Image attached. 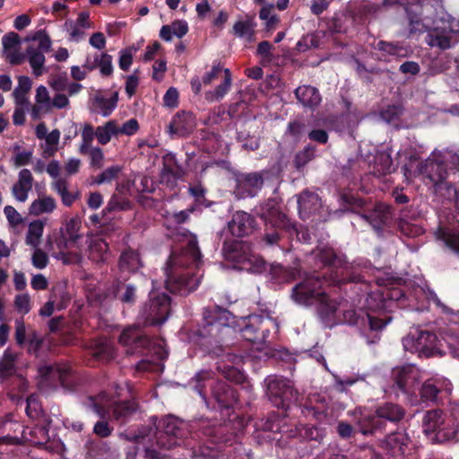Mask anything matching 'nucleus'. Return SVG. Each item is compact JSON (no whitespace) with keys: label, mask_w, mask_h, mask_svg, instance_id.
<instances>
[{"label":"nucleus","mask_w":459,"mask_h":459,"mask_svg":"<svg viewBox=\"0 0 459 459\" xmlns=\"http://www.w3.org/2000/svg\"><path fill=\"white\" fill-rule=\"evenodd\" d=\"M316 256L320 261L328 265L323 278L320 275H312L304 281L297 284L292 291V299L302 306L317 305V312L325 326L332 327L337 324V304L329 299L324 291H321L323 284L333 285L349 281H357L355 277H350L351 267L343 260L337 256L331 247L322 248L317 251ZM359 279H358L359 281Z\"/></svg>","instance_id":"f257e3e1"},{"label":"nucleus","mask_w":459,"mask_h":459,"mask_svg":"<svg viewBox=\"0 0 459 459\" xmlns=\"http://www.w3.org/2000/svg\"><path fill=\"white\" fill-rule=\"evenodd\" d=\"M175 238L179 243V250L172 251L164 268L165 285L170 292L186 295L199 286L203 277L201 252L197 237L187 230L179 229Z\"/></svg>","instance_id":"f03ea898"},{"label":"nucleus","mask_w":459,"mask_h":459,"mask_svg":"<svg viewBox=\"0 0 459 459\" xmlns=\"http://www.w3.org/2000/svg\"><path fill=\"white\" fill-rule=\"evenodd\" d=\"M403 296V290L394 286L392 279L385 281L377 277L376 288L368 294L365 307H359V310H345L343 322L357 325L362 331L382 330L392 319L391 316L382 314V311L387 310L394 301L400 300Z\"/></svg>","instance_id":"7ed1b4c3"},{"label":"nucleus","mask_w":459,"mask_h":459,"mask_svg":"<svg viewBox=\"0 0 459 459\" xmlns=\"http://www.w3.org/2000/svg\"><path fill=\"white\" fill-rule=\"evenodd\" d=\"M459 170V153L452 150H435L420 164L413 168V162L403 168L407 180L419 176L426 185L434 187L435 192L444 197L446 186H451L445 180L449 172Z\"/></svg>","instance_id":"20e7f679"},{"label":"nucleus","mask_w":459,"mask_h":459,"mask_svg":"<svg viewBox=\"0 0 459 459\" xmlns=\"http://www.w3.org/2000/svg\"><path fill=\"white\" fill-rule=\"evenodd\" d=\"M410 33L427 32L426 42L430 47H436L440 49L451 48L453 41L459 39V22L455 19L441 18L435 20L432 26H429V19H418L409 13Z\"/></svg>","instance_id":"39448f33"},{"label":"nucleus","mask_w":459,"mask_h":459,"mask_svg":"<svg viewBox=\"0 0 459 459\" xmlns=\"http://www.w3.org/2000/svg\"><path fill=\"white\" fill-rule=\"evenodd\" d=\"M422 431L431 443H443L457 439L458 425L440 410H431L423 416Z\"/></svg>","instance_id":"423d86ee"},{"label":"nucleus","mask_w":459,"mask_h":459,"mask_svg":"<svg viewBox=\"0 0 459 459\" xmlns=\"http://www.w3.org/2000/svg\"><path fill=\"white\" fill-rule=\"evenodd\" d=\"M204 325L199 330L202 337L221 338L232 331L234 317L230 312L219 307L204 311Z\"/></svg>","instance_id":"0eeeda50"},{"label":"nucleus","mask_w":459,"mask_h":459,"mask_svg":"<svg viewBox=\"0 0 459 459\" xmlns=\"http://www.w3.org/2000/svg\"><path fill=\"white\" fill-rule=\"evenodd\" d=\"M169 313V298L158 291L157 282L153 281L149 301L141 309L139 316L145 325H159L167 320Z\"/></svg>","instance_id":"6e6552de"},{"label":"nucleus","mask_w":459,"mask_h":459,"mask_svg":"<svg viewBox=\"0 0 459 459\" xmlns=\"http://www.w3.org/2000/svg\"><path fill=\"white\" fill-rule=\"evenodd\" d=\"M266 394L275 407L287 410L298 399L290 380L278 376H269L265 380Z\"/></svg>","instance_id":"1a4fd4ad"},{"label":"nucleus","mask_w":459,"mask_h":459,"mask_svg":"<svg viewBox=\"0 0 459 459\" xmlns=\"http://www.w3.org/2000/svg\"><path fill=\"white\" fill-rule=\"evenodd\" d=\"M405 351L418 353L419 356L430 357L437 351V338L435 333L414 329L403 339Z\"/></svg>","instance_id":"9d476101"},{"label":"nucleus","mask_w":459,"mask_h":459,"mask_svg":"<svg viewBox=\"0 0 459 459\" xmlns=\"http://www.w3.org/2000/svg\"><path fill=\"white\" fill-rule=\"evenodd\" d=\"M227 258L235 262L238 268L253 273H260L265 269L264 261L254 254L248 244L236 242L233 249L227 255Z\"/></svg>","instance_id":"9b49d317"},{"label":"nucleus","mask_w":459,"mask_h":459,"mask_svg":"<svg viewBox=\"0 0 459 459\" xmlns=\"http://www.w3.org/2000/svg\"><path fill=\"white\" fill-rule=\"evenodd\" d=\"M362 420L359 421L361 426L362 433L372 432L380 429V420H386L391 422L399 421L404 415L403 410L393 403H385L377 408L376 413L371 415L369 413H362Z\"/></svg>","instance_id":"f8f14e48"},{"label":"nucleus","mask_w":459,"mask_h":459,"mask_svg":"<svg viewBox=\"0 0 459 459\" xmlns=\"http://www.w3.org/2000/svg\"><path fill=\"white\" fill-rule=\"evenodd\" d=\"M278 329L277 322L271 317H264L252 315L247 318L244 327L241 329L242 337L254 343H263L268 337L270 327Z\"/></svg>","instance_id":"ddd939ff"},{"label":"nucleus","mask_w":459,"mask_h":459,"mask_svg":"<svg viewBox=\"0 0 459 459\" xmlns=\"http://www.w3.org/2000/svg\"><path fill=\"white\" fill-rule=\"evenodd\" d=\"M92 407L94 411L101 418H105L112 410L113 417L117 420L126 419L136 410L134 403L113 402L106 394H100L96 397L92 401Z\"/></svg>","instance_id":"4468645a"},{"label":"nucleus","mask_w":459,"mask_h":459,"mask_svg":"<svg viewBox=\"0 0 459 459\" xmlns=\"http://www.w3.org/2000/svg\"><path fill=\"white\" fill-rule=\"evenodd\" d=\"M184 422L174 417H167L160 424L161 430L158 437L159 446L170 448L179 445V440L184 437Z\"/></svg>","instance_id":"2eb2a0df"},{"label":"nucleus","mask_w":459,"mask_h":459,"mask_svg":"<svg viewBox=\"0 0 459 459\" xmlns=\"http://www.w3.org/2000/svg\"><path fill=\"white\" fill-rule=\"evenodd\" d=\"M397 387L403 393L414 392L422 377V372L414 365L396 367L392 371Z\"/></svg>","instance_id":"dca6fc26"},{"label":"nucleus","mask_w":459,"mask_h":459,"mask_svg":"<svg viewBox=\"0 0 459 459\" xmlns=\"http://www.w3.org/2000/svg\"><path fill=\"white\" fill-rule=\"evenodd\" d=\"M92 27L89 13L82 12L75 21H67L65 23L64 30L70 42L78 43L84 39L85 31Z\"/></svg>","instance_id":"f3484780"},{"label":"nucleus","mask_w":459,"mask_h":459,"mask_svg":"<svg viewBox=\"0 0 459 459\" xmlns=\"http://www.w3.org/2000/svg\"><path fill=\"white\" fill-rule=\"evenodd\" d=\"M263 185V178L257 173L240 175L237 178L235 194L238 198L255 196Z\"/></svg>","instance_id":"a211bd4d"},{"label":"nucleus","mask_w":459,"mask_h":459,"mask_svg":"<svg viewBox=\"0 0 459 459\" xmlns=\"http://www.w3.org/2000/svg\"><path fill=\"white\" fill-rule=\"evenodd\" d=\"M410 438L403 431H397L386 437L383 447L395 459H402L408 448Z\"/></svg>","instance_id":"6ab92c4d"},{"label":"nucleus","mask_w":459,"mask_h":459,"mask_svg":"<svg viewBox=\"0 0 459 459\" xmlns=\"http://www.w3.org/2000/svg\"><path fill=\"white\" fill-rule=\"evenodd\" d=\"M261 216L265 221H269L273 227H289L290 225L287 215L282 212L276 199H270L262 206Z\"/></svg>","instance_id":"aec40b11"},{"label":"nucleus","mask_w":459,"mask_h":459,"mask_svg":"<svg viewBox=\"0 0 459 459\" xmlns=\"http://www.w3.org/2000/svg\"><path fill=\"white\" fill-rule=\"evenodd\" d=\"M372 228L379 233L385 226H387L392 221V212L390 207L385 204H377L368 215H362Z\"/></svg>","instance_id":"412c9836"},{"label":"nucleus","mask_w":459,"mask_h":459,"mask_svg":"<svg viewBox=\"0 0 459 459\" xmlns=\"http://www.w3.org/2000/svg\"><path fill=\"white\" fill-rule=\"evenodd\" d=\"M228 227L232 235L243 237L252 232L254 220L247 212H237L229 221Z\"/></svg>","instance_id":"4be33fe9"},{"label":"nucleus","mask_w":459,"mask_h":459,"mask_svg":"<svg viewBox=\"0 0 459 459\" xmlns=\"http://www.w3.org/2000/svg\"><path fill=\"white\" fill-rule=\"evenodd\" d=\"M195 126V117L192 113H178L169 124V132L172 134L185 136L190 134Z\"/></svg>","instance_id":"5701e85b"},{"label":"nucleus","mask_w":459,"mask_h":459,"mask_svg":"<svg viewBox=\"0 0 459 459\" xmlns=\"http://www.w3.org/2000/svg\"><path fill=\"white\" fill-rule=\"evenodd\" d=\"M83 67L88 71H92L96 68L104 76H108L113 73L112 56L108 53L94 54L86 57Z\"/></svg>","instance_id":"b1692460"},{"label":"nucleus","mask_w":459,"mask_h":459,"mask_svg":"<svg viewBox=\"0 0 459 459\" xmlns=\"http://www.w3.org/2000/svg\"><path fill=\"white\" fill-rule=\"evenodd\" d=\"M56 342L49 334L44 337H39L37 332L33 331L28 335V347L27 352L39 356V351L42 349H47L50 352H55L56 350Z\"/></svg>","instance_id":"393cba45"},{"label":"nucleus","mask_w":459,"mask_h":459,"mask_svg":"<svg viewBox=\"0 0 459 459\" xmlns=\"http://www.w3.org/2000/svg\"><path fill=\"white\" fill-rule=\"evenodd\" d=\"M299 216L302 219L307 218L310 214L316 212L321 208V201L317 195L303 192L298 197Z\"/></svg>","instance_id":"a878e982"},{"label":"nucleus","mask_w":459,"mask_h":459,"mask_svg":"<svg viewBox=\"0 0 459 459\" xmlns=\"http://www.w3.org/2000/svg\"><path fill=\"white\" fill-rule=\"evenodd\" d=\"M17 353L7 348L0 359V383H4L17 373Z\"/></svg>","instance_id":"bb28decb"},{"label":"nucleus","mask_w":459,"mask_h":459,"mask_svg":"<svg viewBox=\"0 0 459 459\" xmlns=\"http://www.w3.org/2000/svg\"><path fill=\"white\" fill-rule=\"evenodd\" d=\"M295 94L299 101L305 107L313 108L321 101V96L317 89L309 85L298 87Z\"/></svg>","instance_id":"cd10ccee"},{"label":"nucleus","mask_w":459,"mask_h":459,"mask_svg":"<svg viewBox=\"0 0 459 459\" xmlns=\"http://www.w3.org/2000/svg\"><path fill=\"white\" fill-rule=\"evenodd\" d=\"M90 257L96 262L104 261L108 255V244L98 236H91L88 239Z\"/></svg>","instance_id":"c85d7f7f"},{"label":"nucleus","mask_w":459,"mask_h":459,"mask_svg":"<svg viewBox=\"0 0 459 459\" xmlns=\"http://www.w3.org/2000/svg\"><path fill=\"white\" fill-rule=\"evenodd\" d=\"M212 392L221 407L228 408L232 405L231 400H236L235 393L224 382H217Z\"/></svg>","instance_id":"c756f323"},{"label":"nucleus","mask_w":459,"mask_h":459,"mask_svg":"<svg viewBox=\"0 0 459 459\" xmlns=\"http://www.w3.org/2000/svg\"><path fill=\"white\" fill-rule=\"evenodd\" d=\"M223 79L222 82L212 91H209L205 93V98L210 101H217L221 100L230 91L232 83V78L230 71L228 68L223 70Z\"/></svg>","instance_id":"7c9ffc66"},{"label":"nucleus","mask_w":459,"mask_h":459,"mask_svg":"<svg viewBox=\"0 0 459 459\" xmlns=\"http://www.w3.org/2000/svg\"><path fill=\"white\" fill-rule=\"evenodd\" d=\"M119 342L124 346L134 343L138 347L143 346L147 342V340L143 336L138 326L133 325L124 329L119 336Z\"/></svg>","instance_id":"2f4dec72"},{"label":"nucleus","mask_w":459,"mask_h":459,"mask_svg":"<svg viewBox=\"0 0 459 459\" xmlns=\"http://www.w3.org/2000/svg\"><path fill=\"white\" fill-rule=\"evenodd\" d=\"M141 266L142 262L136 251L129 249L121 255L119 267L122 271L134 272Z\"/></svg>","instance_id":"473e14b6"},{"label":"nucleus","mask_w":459,"mask_h":459,"mask_svg":"<svg viewBox=\"0 0 459 459\" xmlns=\"http://www.w3.org/2000/svg\"><path fill=\"white\" fill-rule=\"evenodd\" d=\"M116 136H117L116 120H109L105 125L96 128V138L98 143L102 145L108 143L112 137Z\"/></svg>","instance_id":"72a5a7b5"},{"label":"nucleus","mask_w":459,"mask_h":459,"mask_svg":"<svg viewBox=\"0 0 459 459\" xmlns=\"http://www.w3.org/2000/svg\"><path fill=\"white\" fill-rule=\"evenodd\" d=\"M437 238L441 240L453 252L459 255V230L451 231L445 229H439Z\"/></svg>","instance_id":"f704fd0d"},{"label":"nucleus","mask_w":459,"mask_h":459,"mask_svg":"<svg viewBox=\"0 0 459 459\" xmlns=\"http://www.w3.org/2000/svg\"><path fill=\"white\" fill-rule=\"evenodd\" d=\"M255 22L252 18H247L245 21H238L233 26V30L236 36L245 38L247 40L251 41L254 36Z\"/></svg>","instance_id":"c9c22d12"},{"label":"nucleus","mask_w":459,"mask_h":459,"mask_svg":"<svg viewBox=\"0 0 459 459\" xmlns=\"http://www.w3.org/2000/svg\"><path fill=\"white\" fill-rule=\"evenodd\" d=\"M117 98H104L98 96L93 102V108L103 117L109 116L117 106Z\"/></svg>","instance_id":"e433bc0d"},{"label":"nucleus","mask_w":459,"mask_h":459,"mask_svg":"<svg viewBox=\"0 0 459 459\" xmlns=\"http://www.w3.org/2000/svg\"><path fill=\"white\" fill-rule=\"evenodd\" d=\"M399 230L403 235L408 238H416L424 232L423 228L418 222L411 221L405 216L399 221Z\"/></svg>","instance_id":"4c0bfd02"},{"label":"nucleus","mask_w":459,"mask_h":459,"mask_svg":"<svg viewBox=\"0 0 459 459\" xmlns=\"http://www.w3.org/2000/svg\"><path fill=\"white\" fill-rule=\"evenodd\" d=\"M43 230L44 225L40 221L37 220L30 222L26 236V244L37 247L39 244V238L42 236Z\"/></svg>","instance_id":"58836bf2"},{"label":"nucleus","mask_w":459,"mask_h":459,"mask_svg":"<svg viewBox=\"0 0 459 459\" xmlns=\"http://www.w3.org/2000/svg\"><path fill=\"white\" fill-rule=\"evenodd\" d=\"M32 82L30 77L22 75L18 77V86L13 91L16 102L23 104L26 102V94L30 91Z\"/></svg>","instance_id":"ea45409f"},{"label":"nucleus","mask_w":459,"mask_h":459,"mask_svg":"<svg viewBox=\"0 0 459 459\" xmlns=\"http://www.w3.org/2000/svg\"><path fill=\"white\" fill-rule=\"evenodd\" d=\"M55 200L50 197L35 200L30 206V214L39 215L55 209Z\"/></svg>","instance_id":"a19ab883"},{"label":"nucleus","mask_w":459,"mask_h":459,"mask_svg":"<svg viewBox=\"0 0 459 459\" xmlns=\"http://www.w3.org/2000/svg\"><path fill=\"white\" fill-rule=\"evenodd\" d=\"M27 41L38 42V51L48 52L51 47V40L44 30H39L27 36Z\"/></svg>","instance_id":"79ce46f5"},{"label":"nucleus","mask_w":459,"mask_h":459,"mask_svg":"<svg viewBox=\"0 0 459 459\" xmlns=\"http://www.w3.org/2000/svg\"><path fill=\"white\" fill-rule=\"evenodd\" d=\"M27 53L29 55V62L33 69V73L36 75L41 74V69L45 62L43 52L38 51L36 48L30 46L28 48Z\"/></svg>","instance_id":"37998d69"},{"label":"nucleus","mask_w":459,"mask_h":459,"mask_svg":"<svg viewBox=\"0 0 459 459\" xmlns=\"http://www.w3.org/2000/svg\"><path fill=\"white\" fill-rule=\"evenodd\" d=\"M25 411L30 419H37L41 411V405L39 401V396L36 394H30L26 399Z\"/></svg>","instance_id":"c03bdc74"},{"label":"nucleus","mask_w":459,"mask_h":459,"mask_svg":"<svg viewBox=\"0 0 459 459\" xmlns=\"http://www.w3.org/2000/svg\"><path fill=\"white\" fill-rule=\"evenodd\" d=\"M35 99H36V102L38 104H42V105L46 106V110L49 109L50 102H51L52 106L57 107V92H56L53 95V97L50 100L48 91L47 88L43 85H40L38 87Z\"/></svg>","instance_id":"a18cd8bd"},{"label":"nucleus","mask_w":459,"mask_h":459,"mask_svg":"<svg viewBox=\"0 0 459 459\" xmlns=\"http://www.w3.org/2000/svg\"><path fill=\"white\" fill-rule=\"evenodd\" d=\"M94 137H96V129L90 125H84L82 131V144L80 146V152L86 153V151L92 147V142Z\"/></svg>","instance_id":"49530a36"},{"label":"nucleus","mask_w":459,"mask_h":459,"mask_svg":"<svg viewBox=\"0 0 459 459\" xmlns=\"http://www.w3.org/2000/svg\"><path fill=\"white\" fill-rule=\"evenodd\" d=\"M441 388L437 381L426 380L420 388L421 398L425 401H434Z\"/></svg>","instance_id":"de8ad7c7"},{"label":"nucleus","mask_w":459,"mask_h":459,"mask_svg":"<svg viewBox=\"0 0 459 459\" xmlns=\"http://www.w3.org/2000/svg\"><path fill=\"white\" fill-rule=\"evenodd\" d=\"M138 50V47H129L120 50L118 65L120 69L127 71L132 65L133 56Z\"/></svg>","instance_id":"09e8293b"},{"label":"nucleus","mask_w":459,"mask_h":459,"mask_svg":"<svg viewBox=\"0 0 459 459\" xmlns=\"http://www.w3.org/2000/svg\"><path fill=\"white\" fill-rule=\"evenodd\" d=\"M116 296L124 303H133L135 297V288L131 284H120Z\"/></svg>","instance_id":"8fccbe9b"},{"label":"nucleus","mask_w":459,"mask_h":459,"mask_svg":"<svg viewBox=\"0 0 459 459\" xmlns=\"http://www.w3.org/2000/svg\"><path fill=\"white\" fill-rule=\"evenodd\" d=\"M120 171L121 168L119 166H111L94 178L93 183L97 185L109 183L117 177Z\"/></svg>","instance_id":"3c124183"},{"label":"nucleus","mask_w":459,"mask_h":459,"mask_svg":"<svg viewBox=\"0 0 459 459\" xmlns=\"http://www.w3.org/2000/svg\"><path fill=\"white\" fill-rule=\"evenodd\" d=\"M4 53L12 49H16L21 44V38L18 33L10 31L4 35L2 39Z\"/></svg>","instance_id":"603ef678"},{"label":"nucleus","mask_w":459,"mask_h":459,"mask_svg":"<svg viewBox=\"0 0 459 459\" xmlns=\"http://www.w3.org/2000/svg\"><path fill=\"white\" fill-rule=\"evenodd\" d=\"M139 130V124L135 118H131L126 121L123 125L119 126L117 123V136L119 134H125L127 136L134 135Z\"/></svg>","instance_id":"864d4df0"},{"label":"nucleus","mask_w":459,"mask_h":459,"mask_svg":"<svg viewBox=\"0 0 459 459\" xmlns=\"http://www.w3.org/2000/svg\"><path fill=\"white\" fill-rule=\"evenodd\" d=\"M195 379L197 383L195 389L198 392V394L205 401L204 391V388L205 387V384H202V383L207 382V381L212 382V372L210 370H201L195 375Z\"/></svg>","instance_id":"5fc2aeb1"},{"label":"nucleus","mask_w":459,"mask_h":459,"mask_svg":"<svg viewBox=\"0 0 459 459\" xmlns=\"http://www.w3.org/2000/svg\"><path fill=\"white\" fill-rule=\"evenodd\" d=\"M80 225L81 222L77 219H71L66 223L65 231L69 237L67 245H69L70 247H74L75 245L77 238H79L77 232L80 229Z\"/></svg>","instance_id":"6e6d98bb"},{"label":"nucleus","mask_w":459,"mask_h":459,"mask_svg":"<svg viewBox=\"0 0 459 459\" xmlns=\"http://www.w3.org/2000/svg\"><path fill=\"white\" fill-rule=\"evenodd\" d=\"M317 47L318 39L315 34H307L303 36L297 43V49L300 52H304L311 48Z\"/></svg>","instance_id":"4d7b16f0"},{"label":"nucleus","mask_w":459,"mask_h":459,"mask_svg":"<svg viewBox=\"0 0 459 459\" xmlns=\"http://www.w3.org/2000/svg\"><path fill=\"white\" fill-rule=\"evenodd\" d=\"M91 160V165L93 167L100 168L104 160V154L100 147H91L86 151Z\"/></svg>","instance_id":"13d9d810"},{"label":"nucleus","mask_w":459,"mask_h":459,"mask_svg":"<svg viewBox=\"0 0 459 459\" xmlns=\"http://www.w3.org/2000/svg\"><path fill=\"white\" fill-rule=\"evenodd\" d=\"M315 154V149L307 147L302 152H299L295 158V163L297 168L305 166L309 160H311Z\"/></svg>","instance_id":"bf43d9fd"},{"label":"nucleus","mask_w":459,"mask_h":459,"mask_svg":"<svg viewBox=\"0 0 459 459\" xmlns=\"http://www.w3.org/2000/svg\"><path fill=\"white\" fill-rule=\"evenodd\" d=\"M163 103L168 108H176L178 104V91L176 88L170 87L163 97Z\"/></svg>","instance_id":"052dcab7"},{"label":"nucleus","mask_w":459,"mask_h":459,"mask_svg":"<svg viewBox=\"0 0 459 459\" xmlns=\"http://www.w3.org/2000/svg\"><path fill=\"white\" fill-rule=\"evenodd\" d=\"M4 212L12 226H18L22 223L21 214L11 205H7L4 209Z\"/></svg>","instance_id":"680f3d73"},{"label":"nucleus","mask_w":459,"mask_h":459,"mask_svg":"<svg viewBox=\"0 0 459 459\" xmlns=\"http://www.w3.org/2000/svg\"><path fill=\"white\" fill-rule=\"evenodd\" d=\"M377 48L384 53L391 56H401L403 48L397 45L387 43L385 41H379L377 45Z\"/></svg>","instance_id":"e2e57ef3"},{"label":"nucleus","mask_w":459,"mask_h":459,"mask_svg":"<svg viewBox=\"0 0 459 459\" xmlns=\"http://www.w3.org/2000/svg\"><path fill=\"white\" fill-rule=\"evenodd\" d=\"M48 257L45 252L37 248L32 255V264L38 269H43L47 266Z\"/></svg>","instance_id":"0e129e2a"},{"label":"nucleus","mask_w":459,"mask_h":459,"mask_svg":"<svg viewBox=\"0 0 459 459\" xmlns=\"http://www.w3.org/2000/svg\"><path fill=\"white\" fill-rule=\"evenodd\" d=\"M89 44L98 50H102L106 48L107 40L102 32H94L89 39Z\"/></svg>","instance_id":"69168bd1"},{"label":"nucleus","mask_w":459,"mask_h":459,"mask_svg":"<svg viewBox=\"0 0 459 459\" xmlns=\"http://www.w3.org/2000/svg\"><path fill=\"white\" fill-rule=\"evenodd\" d=\"M218 368L222 371L226 378L231 381L240 382L243 378V375L240 373V371L233 366L228 368L224 367L222 368L221 366L219 365Z\"/></svg>","instance_id":"338daca9"},{"label":"nucleus","mask_w":459,"mask_h":459,"mask_svg":"<svg viewBox=\"0 0 459 459\" xmlns=\"http://www.w3.org/2000/svg\"><path fill=\"white\" fill-rule=\"evenodd\" d=\"M223 68L219 65H213L212 69L207 72L202 78V83L204 85H209L212 82L213 80L219 78L221 73H223Z\"/></svg>","instance_id":"774afa93"}]
</instances>
